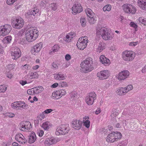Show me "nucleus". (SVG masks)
Here are the masks:
<instances>
[{
  "label": "nucleus",
  "instance_id": "48",
  "mask_svg": "<svg viewBox=\"0 0 146 146\" xmlns=\"http://www.w3.org/2000/svg\"><path fill=\"white\" fill-rule=\"evenodd\" d=\"M50 7L54 11H56L57 9L56 4L55 3H51L50 5Z\"/></svg>",
  "mask_w": 146,
  "mask_h": 146
},
{
  "label": "nucleus",
  "instance_id": "8",
  "mask_svg": "<svg viewBox=\"0 0 146 146\" xmlns=\"http://www.w3.org/2000/svg\"><path fill=\"white\" fill-rule=\"evenodd\" d=\"M96 95L94 92L88 93L85 98V101L88 105H92L94 100L96 99Z\"/></svg>",
  "mask_w": 146,
  "mask_h": 146
},
{
  "label": "nucleus",
  "instance_id": "45",
  "mask_svg": "<svg viewBox=\"0 0 146 146\" xmlns=\"http://www.w3.org/2000/svg\"><path fill=\"white\" fill-rule=\"evenodd\" d=\"M71 99L72 100H75L77 98V94L75 92H72L70 95Z\"/></svg>",
  "mask_w": 146,
  "mask_h": 146
},
{
  "label": "nucleus",
  "instance_id": "47",
  "mask_svg": "<svg viewBox=\"0 0 146 146\" xmlns=\"http://www.w3.org/2000/svg\"><path fill=\"white\" fill-rule=\"evenodd\" d=\"M7 87L4 85L0 86V93H4L7 90Z\"/></svg>",
  "mask_w": 146,
  "mask_h": 146
},
{
  "label": "nucleus",
  "instance_id": "26",
  "mask_svg": "<svg viewBox=\"0 0 146 146\" xmlns=\"http://www.w3.org/2000/svg\"><path fill=\"white\" fill-rule=\"evenodd\" d=\"M36 139V137L35 133L34 132H32L30 134L29 140V143H32L35 141Z\"/></svg>",
  "mask_w": 146,
  "mask_h": 146
},
{
  "label": "nucleus",
  "instance_id": "58",
  "mask_svg": "<svg viewBox=\"0 0 146 146\" xmlns=\"http://www.w3.org/2000/svg\"><path fill=\"white\" fill-rule=\"evenodd\" d=\"M39 136L42 137L44 134V131L42 130H40L37 132Z\"/></svg>",
  "mask_w": 146,
  "mask_h": 146
},
{
  "label": "nucleus",
  "instance_id": "52",
  "mask_svg": "<svg viewBox=\"0 0 146 146\" xmlns=\"http://www.w3.org/2000/svg\"><path fill=\"white\" fill-rule=\"evenodd\" d=\"M139 43V42L138 41L136 42H132L129 43V45L131 46H135Z\"/></svg>",
  "mask_w": 146,
  "mask_h": 146
},
{
  "label": "nucleus",
  "instance_id": "57",
  "mask_svg": "<svg viewBox=\"0 0 146 146\" xmlns=\"http://www.w3.org/2000/svg\"><path fill=\"white\" fill-rule=\"evenodd\" d=\"M52 111V110L51 109H48L44 111V112H43L42 113H43L44 114V113H45V114H48L49 113H50Z\"/></svg>",
  "mask_w": 146,
  "mask_h": 146
},
{
  "label": "nucleus",
  "instance_id": "31",
  "mask_svg": "<svg viewBox=\"0 0 146 146\" xmlns=\"http://www.w3.org/2000/svg\"><path fill=\"white\" fill-rule=\"evenodd\" d=\"M19 103L21 104V105H19V110H21L22 109H27L29 108V106L25 104L24 102L19 101Z\"/></svg>",
  "mask_w": 146,
  "mask_h": 146
},
{
  "label": "nucleus",
  "instance_id": "62",
  "mask_svg": "<svg viewBox=\"0 0 146 146\" xmlns=\"http://www.w3.org/2000/svg\"><path fill=\"white\" fill-rule=\"evenodd\" d=\"M20 83L21 84L22 86H24L27 83V81H21L20 82Z\"/></svg>",
  "mask_w": 146,
  "mask_h": 146
},
{
  "label": "nucleus",
  "instance_id": "12",
  "mask_svg": "<svg viewBox=\"0 0 146 146\" xmlns=\"http://www.w3.org/2000/svg\"><path fill=\"white\" fill-rule=\"evenodd\" d=\"M12 50L13 51L11 52L12 58L14 60H16L21 56V51L20 49L17 47L13 48Z\"/></svg>",
  "mask_w": 146,
  "mask_h": 146
},
{
  "label": "nucleus",
  "instance_id": "32",
  "mask_svg": "<svg viewBox=\"0 0 146 146\" xmlns=\"http://www.w3.org/2000/svg\"><path fill=\"white\" fill-rule=\"evenodd\" d=\"M85 11L88 17H91V16H94L95 15L94 13L90 8H86Z\"/></svg>",
  "mask_w": 146,
  "mask_h": 146
},
{
  "label": "nucleus",
  "instance_id": "15",
  "mask_svg": "<svg viewBox=\"0 0 146 146\" xmlns=\"http://www.w3.org/2000/svg\"><path fill=\"white\" fill-rule=\"evenodd\" d=\"M109 74V72L108 70H104L98 72L97 75L100 79L104 80L108 77Z\"/></svg>",
  "mask_w": 146,
  "mask_h": 146
},
{
  "label": "nucleus",
  "instance_id": "13",
  "mask_svg": "<svg viewBox=\"0 0 146 146\" xmlns=\"http://www.w3.org/2000/svg\"><path fill=\"white\" fill-rule=\"evenodd\" d=\"M42 43L40 42L34 45L31 49V53L34 55H37L42 48Z\"/></svg>",
  "mask_w": 146,
  "mask_h": 146
},
{
  "label": "nucleus",
  "instance_id": "4",
  "mask_svg": "<svg viewBox=\"0 0 146 146\" xmlns=\"http://www.w3.org/2000/svg\"><path fill=\"white\" fill-rule=\"evenodd\" d=\"M122 58L125 61L129 62L132 61L134 59L135 54L132 51L125 50L122 53Z\"/></svg>",
  "mask_w": 146,
  "mask_h": 146
},
{
  "label": "nucleus",
  "instance_id": "40",
  "mask_svg": "<svg viewBox=\"0 0 146 146\" xmlns=\"http://www.w3.org/2000/svg\"><path fill=\"white\" fill-rule=\"evenodd\" d=\"M88 21L90 24H94L96 21V18L95 16L89 17Z\"/></svg>",
  "mask_w": 146,
  "mask_h": 146
},
{
  "label": "nucleus",
  "instance_id": "55",
  "mask_svg": "<svg viewBox=\"0 0 146 146\" xmlns=\"http://www.w3.org/2000/svg\"><path fill=\"white\" fill-rule=\"evenodd\" d=\"M65 58L66 60L69 61L71 59V56L70 54H67L65 56Z\"/></svg>",
  "mask_w": 146,
  "mask_h": 146
},
{
  "label": "nucleus",
  "instance_id": "9",
  "mask_svg": "<svg viewBox=\"0 0 146 146\" xmlns=\"http://www.w3.org/2000/svg\"><path fill=\"white\" fill-rule=\"evenodd\" d=\"M13 27L16 29H20L23 27L24 25L23 20L21 18L13 20L11 22Z\"/></svg>",
  "mask_w": 146,
  "mask_h": 146
},
{
  "label": "nucleus",
  "instance_id": "41",
  "mask_svg": "<svg viewBox=\"0 0 146 146\" xmlns=\"http://www.w3.org/2000/svg\"><path fill=\"white\" fill-rule=\"evenodd\" d=\"M138 21L144 25H146V18L143 17H140L138 19Z\"/></svg>",
  "mask_w": 146,
  "mask_h": 146
},
{
  "label": "nucleus",
  "instance_id": "3",
  "mask_svg": "<svg viewBox=\"0 0 146 146\" xmlns=\"http://www.w3.org/2000/svg\"><path fill=\"white\" fill-rule=\"evenodd\" d=\"M121 137V133L119 132H113L110 133L106 138V140L108 142H113L117 141Z\"/></svg>",
  "mask_w": 146,
  "mask_h": 146
},
{
  "label": "nucleus",
  "instance_id": "11",
  "mask_svg": "<svg viewBox=\"0 0 146 146\" xmlns=\"http://www.w3.org/2000/svg\"><path fill=\"white\" fill-rule=\"evenodd\" d=\"M11 30V27L10 25L6 24L0 27V35L3 36L9 34Z\"/></svg>",
  "mask_w": 146,
  "mask_h": 146
},
{
  "label": "nucleus",
  "instance_id": "27",
  "mask_svg": "<svg viewBox=\"0 0 146 146\" xmlns=\"http://www.w3.org/2000/svg\"><path fill=\"white\" fill-rule=\"evenodd\" d=\"M89 117L85 116L83 118L82 122L84 125L87 128H88L90 126V121L88 120Z\"/></svg>",
  "mask_w": 146,
  "mask_h": 146
},
{
  "label": "nucleus",
  "instance_id": "56",
  "mask_svg": "<svg viewBox=\"0 0 146 146\" xmlns=\"http://www.w3.org/2000/svg\"><path fill=\"white\" fill-rule=\"evenodd\" d=\"M59 84L62 87H66L67 86V84L65 82H61Z\"/></svg>",
  "mask_w": 146,
  "mask_h": 146
},
{
  "label": "nucleus",
  "instance_id": "29",
  "mask_svg": "<svg viewBox=\"0 0 146 146\" xmlns=\"http://www.w3.org/2000/svg\"><path fill=\"white\" fill-rule=\"evenodd\" d=\"M54 79L57 80H63L65 79V77L64 74L59 73L54 75Z\"/></svg>",
  "mask_w": 146,
  "mask_h": 146
},
{
  "label": "nucleus",
  "instance_id": "42",
  "mask_svg": "<svg viewBox=\"0 0 146 146\" xmlns=\"http://www.w3.org/2000/svg\"><path fill=\"white\" fill-rule=\"evenodd\" d=\"M111 9V7L110 5L108 4L105 6L103 8V10L104 12L109 11Z\"/></svg>",
  "mask_w": 146,
  "mask_h": 146
},
{
  "label": "nucleus",
  "instance_id": "5",
  "mask_svg": "<svg viewBox=\"0 0 146 146\" xmlns=\"http://www.w3.org/2000/svg\"><path fill=\"white\" fill-rule=\"evenodd\" d=\"M69 131V128L68 124L61 125L57 127L55 134L57 135L60 134L64 135L68 133Z\"/></svg>",
  "mask_w": 146,
  "mask_h": 146
},
{
  "label": "nucleus",
  "instance_id": "44",
  "mask_svg": "<svg viewBox=\"0 0 146 146\" xmlns=\"http://www.w3.org/2000/svg\"><path fill=\"white\" fill-rule=\"evenodd\" d=\"M125 90V92L126 93L128 92L130 90H131L133 88V86L132 85H128L126 87L124 88Z\"/></svg>",
  "mask_w": 146,
  "mask_h": 146
},
{
  "label": "nucleus",
  "instance_id": "1",
  "mask_svg": "<svg viewBox=\"0 0 146 146\" xmlns=\"http://www.w3.org/2000/svg\"><path fill=\"white\" fill-rule=\"evenodd\" d=\"M96 32L97 35H101L103 39L106 40H111L114 37L113 34L104 27H98Z\"/></svg>",
  "mask_w": 146,
  "mask_h": 146
},
{
  "label": "nucleus",
  "instance_id": "37",
  "mask_svg": "<svg viewBox=\"0 0 146 146\" xmlns=\"http://www.w3.org/2000/svg\"><path fill=\"white\" fill-rule=\"evenodd\" d=\"M11 39L12 37L11 36H7L4 38L2 42L4 43H9L11 42Z\"/></svg>",
  "mask_w": 146,
  "mask_h": 146
},
{
  "label": "nucleus",
  "instance_id": "51",
  "mask_svg": "<svg viewBox=\"0 0 146 146\" xmlns=\"http://www.w3.org/2000/svg\"><path fill=\"white\" fill-rule=\"evenodd\" d=\"M58 92L60 94V95L61 97L64 95H65L66 94V92L65 90H58Z\"/></svg>",
  "mask_w": 146,
  "mask_h": 146
},
{
  "label": "nucleus",
  "instance_id": "16",
  "mask_svg": "<svg viewBox=\"0 0 146 146\" xmlns=\"http://www.w3.org/2000/svg\"><path fill=\"white\" fill-rule=\"evenodd\" d=\"M129 73L127 70H124L119 72L117 78L120 80H124L129 76Z\"/></svg>",
  "mask_w": 146,
  "mask_h": 146
},
{
  "label": "nucleus",
  "instance_id": "22",
  "mask_svg": "<svg viewBox=\"0 0 146 146\" xmlns=\"http://www.w3.org/2000/svg\"><path fill=\"white\" fill-rule=\"evenodd\" d=\"M100 61L103 64L106 66H108L110 63V60L106 58L104 55H101L100 57Z\"/></svg>",
  "mask_w": 146,
  "mask_h": 146
},
{
  "label": "nucleus",
  "instance_id": "17",
  "mask_svg": "<svg viewBox=\"0 0 146 146\" xmlns=\"http://www.w3.org/2000/svg\"><path fill=\"white\" fill-rule=\"evenodd\" d=\"M83 11L82 7L80 4H75L72 7V13L75 15Z\"/></svg>",
  "mask_w": 146,
  "mask_h": 146
},
{
  "label": "nucleus",
  "instance_id": "46",
  "mask_svg": "<svg viewBox=\"0 0 146 146\" xmlns=\"http://www.w3.org/2000/svg\"><path fill=\"white\" fill-rule=\"evenodd\" d=\"M32 73L30 72L25 77V79L26 80H29L33 79Z\"/></svg>",
  "mask_w": 146,
  "mask_h": 146
},
{
  "label": "nucleus",
  "instance_id": "60",
  "mask_svg": "<svg viewBox=\"0 0 146 146\" xmlns=\"http://www.w3.org/2000/svg\"><path fill=\"white\" fill-rule=\"evenodd\" d=\"M31 73L32 74V76L33 78H36L38 76V74L36 72H31Z\"/></svg>",
  "mask_w": 146,
  "mask_h": 146
},
{
  "label": "nucleus",
  "instance_id": "53",
  "mask_svg": "<svg viewBox=\"0 0 146 146\" xmlns=\"http://www.w3.org/2000/svg\"><path fill=\"white\" fill-rule=\"evenodd\" d=\"M130 26L134 28L135 29H136L137 27V25L134 22H131L130 24Z\"/></svg>",
  "mask_w": 146,
  "mask_h": 146
},
{
  "label": "nucleus",
  "instance_id": "39",
  "mask_svg": "<svg viewBox=\"0 0 146 146\" xmlns=\"http://www.w3.org/2000/svg\"><path fill=\"white\" fill-rule=\"evenodd\" d=\"M59 48V47L58 45H54L51 49L50 53L52 54L54 52L58 51Z\"/></svg>",
  "mask_w": 146,
  "mask_h": 146
},
{
  "label": "nucleus",
  "instance_id": "24",
  "mask_svg": "<svg viewBox=\"0 0 146 146\" xmlns=\"http://www.w3.org/2000/svg\"><path fill=\"white\" fill-rule=\"evenodd\" d=\"M139 6L143 10H146V0H138Z\"/></svg>",
  "mask_w": 146,
  "mask_h": 146
},
{
  "label": "nucleus",
  "instance_id": "43",
  "mask_svg": "<svg viewBox=\"0 0 146 146\" xmlns=\"http://www.w3.org/2000/svg\"><path fill=\"white\" fill-rule=\"evenodd\" d=\"M21 68L24 70H29L31 68V67L29 64H26L22 65Z\"/></svg>",
  "mask_w": 146,
  "mask_h": 146
},
{
  "label": "nucleus",
  "instance_id": "35",
  "mask_svg": "<svg viewBox=\"0 0 146 146\" xmlns=\"http://www.w3.org/2000/svg\"><path fill=\"white\" fill-rule=\"evenodd\" d=\"M125 88H124L121 87L117 88L116 92L118 95H121L126 93V92H125Z\"/></svg>",
  "mask_w": 146,
  "mask_h": 146
},
{
  "label": "nucleus",
  "instance_id": "33",
  "mask_svg": "<svg viewBox=\"0 0 146 146\" xmlns=\"http://www.w3.org/2000/svg\"><path fill=\"white\" fill-rule=\"evenodd\" d=\"M58 91H54L52 93V97L53 99H57L61 98Z\"/></svg>",
  "mask_w": 146,
  "mask_h": 146
},
{
  "label": "nucleus",
  "instance_id": "50",
  "mask_svg": "<svg viewBox=\"0 0 146 146\" xmlns=\"http://www.w3.org/2000/svg\"><path fill=\"white\" fill-rule=\"evenodd\" d=\"M27 93L28 94L30 95H33L35 94L34 93V90L33 88L28 90L27 91Z\"/></svg>",
  "mask_w": 146,
  "mask_h": 146
},
{
  "label": "nucleus",
  "instance_id": "21",
  "mask_svg": "<svg viewBox=\"0 0 146 146\" xmlns=\"http://www.w3.org/2000/svg\"><path fill=\"white\" fill-rule=\"evenodd\" d=\"M76 34L74 32H70L66 35V37L63 38V40L66 42H71L72 38L75 36Z\"/></svg>",
  "mask_w": 146,
  "mask_h": 146
},
{
  "label": "nucleus",
  "instance_id": "28",
  "mask_svg": "<svg viewBox=\"0 0 146 146\" xmlns=\"http://www.w3.org/2000/svg\"><path fill=\"white\" fill-rule=\"evenodd\" d=\"M44 117V115L43 113L40 114L38 115L34 121L35 124H38L40 121Z\"/></svg>",
  "mask_w": 146,
  "mask_h": 146
},
{
  "label": "nucleus",
  "instance_id": "38",
  "mask_svg": "<svg viewBox=\"0 0 146 146\" xmlns=\"http://www.w3.org/2000/svg\"><path fill=\"white\" fill-rule=\"evenodd\" d=\"M19 105H21L19 103V101L15 102L11 104V107L13 108L14 109L19 110Z\"/></svg>",
  "mask_w": 146,
  "mask_h": 146
},
{
  "label": "nucleus",
  "instance_id": "7",
  "mask_svg": "<svg viewBox=\"0 0 146 146\" xmlns=\"http://www.w3.org/2000/svg\"><path fill=\"white\" fill-rule=\"evenodd\" d=\"M122 7L124 12L126 13L133 14L136 11L135 7L130 4H124L122 6Z\"/></svg>",
  "mask_w": 146,
  "mask_h": 146
},
{
  "label": "nucleus",
  "instance_id": "64",
  "mask_svg": "<svg viewBox=\"0 0 146 146\" xmlns=\"http://www.w3.org/2000/svg\"><path fill=\"white\" fill-rule=\"evenodd\" d=\"M142 72L143 73H146V65L143 68Z\"/></svg>",
  "mask_w": 146,
  "mask_h": 146
},
{
  "label": "nucleus",
  "instance_id": "30",
  "mask_svg": "<svg viewBox=\"0 0 146 146\" xmlns=\"http://www.w3.org/2000/svg\"><path fill=\"white\" fill-rule=\"evenodd\" d=\"M51 126V124L49 122L46 121L43 123L41 126L44 130H48Z\"/></svg>",
  "mask_w": 146,
  "mask_h": 146
},
{
  "label": "nucleus",
  "instance_id": "20",
  "mask_svg": "<svg viewBox=\"0 0 146 146\" xmlns=\"http://www.w3.org/2000/svg\"><path fill=\"white\" fill-rule=\"evenodd\" d=\"M29 28L27 30L25 33V36L27 40L29 42H31L35 40L36 38L33 36L32 33L30 32Z\"/></svg>",
  "mask_w": 146,
  "mask_h": 146
},
{
  "label": "nucleus",
  "instance_id": "19",
  "mask_svg": "<svg viewBox=\"0 0 146 146\" xmlns=\"http://www.w3.org/2000/svg\"><path fill=\"white\" fill-rule=\"evenodd\" d=\"M15 138L16 141L22 144H24L26 142H27V139H25L23 135L21 133L17 134L15 136Z\"/></svg>",
  "mask_w": 146,
  "mask_h": 146
},
{
  "label": "nucleus",
  "instance_id": "18",
  "mask_svg": "<svg viewBox=\"0 0 146 146\" xmlns=\"http://www.w3.org/2000/svg\"><path fill=\"white\" fill-rule=\"evenodd\" d=\"M82 122L80 120L75 119L72 121V126L76 130H79L81 127Z\"/></svg>",
  "mask_w": 146,
  "mask_h": 146
},
{
  "label": "nucleus",
  "instance_id": "34",
  "mask_svg": "<svg viewBox=\"0 0 146 146\" xmlns=\"http://www.w3.org/2000/svg\"><path fill=\"white\" fill-rule=\"evenodd\" d=\"M57 140L56 139L54 138H50V139H46V142L47 143L48 142V145H51L52 144H54L57 142Z\"/></svg>",
  "mask_w": 146,
  "mask_h": 146
},
{
  "label": "nucleus",
  "instance_id": "49",
  "mask_svg": "<svg viewBox=\"0 0 146 146\" xmlns=\"http://www.w3.org/2000/svg\"><path fill=\"white\" fill-rule=\"evenodd\" d=\"M80 21L81 25L83 27H84L85 26L86 23V21L85 19L83 18H81Z\"/></svg>",
  "mask_w": 146,
  "mask_h": 146
},
{
  "label": "nucleus",
  "instance_id": "63",
  "mask_svg": "<svg viewBox=\"0 0 146 146\" xmlns=\"http://www.w3.org/2000/svg\"><path fill=\"white\" fill-rule=\"evenodd\" d=\"M101 111V109L100 108H98L96 110L95 114L98 115L100 112Z\"/></svg>",
  "mask_w": 146,
  "mask_h": 146
},
{
  "label": "nucleus",
  "instance_id": "54",
  "mask_svg": "<svg viewBox=\"0 0 146 146\" xmlns=\"http://www.w3.org/2000/svg\"><path fill=\"white\" fill-rule=\"evenodd\" d=\"M112 115L115 117L118 115V113L117 111L116 110L114 109L112 111Z\"/></svg>",
  "mask_w": 146,
  "mask_h": 146
},
{
  "label": "nucleus",
  "instance_id": "6",
  "mask_svg": "<svg viewBox=\"0 0 146 146\" xmlns=\"http://www.w3.org/2000/svg\"><path fill=\"white\" fill-rule=\"evenodd\" d=\"M88 41V37L86 36L80 37L77 43V47L80 50H84L86 47Z\"/></svg>",
  "mask_w": 146,
  "mask_h": 146
},
{
  "label": "nucleus",
  "instance_id": "2",
  "mask_svg": "<svg viewBox=\"0 0 146 146\" xmlns=\"http://www.w3.org/2000/svg\"><path fill=\"white\" fill-rule=\"evenodd\" d=\"M93 64V60L91 58H86L81 63V71L82 72L87 73L92 71L93 69L92 66Z\"/></svg>",
  "mask_w": 146,
  "mask_h": 146
},
{
  "label": "nucleus",
  "instance_id": "25",
  "mask_svg": "<svg viewBox=\"0 0 146 146\" xmlns=\"http://www.w3.org/2000/svg\"><path fill=\"white\" fill-rule=\"evenodd\" d=\"M106 45L104 42H100L97 49V51L99 52H101L105 49Z\"/></svg>",
  "mask_w": 146,
  "mask_h": 146
},
{
  "label": "nucleus",
  "instance_id": "59",
  "mask_svg": "<svg viewBox=\"0 0 146 146\" xmlns=\"http://www.w3.org/2000/svg\"><path fill=\"white\" fill-rule=\"evenodd\" d=\"M52 66L54 69H57L58 68V66L57 64L54 62H53L52 63Z\"/></svg>",
  "mask_w": 146,
  "mask_h": 146
},
{
  "label": "nucleus",
  "instance_id": "61",
  "mask_svg": "<svg viewBox=\"0 0 146 146\" xmlns=\"http://www.w3.org/2000/svg\"><path fill=\"white\" fill-rule=\"evenodd\" d=\"M6 76L8 78L11 79L12 77V75L11 72H8L6 74Z\"/></svg>",
  "mask_w": 146,
  "mask_h": 146
},
{
  "label": "nucleus",
  "instance_id": "23",
  "mask_svg": "<svg viewBox=\"0 0 146 146\" xmlns=\"http://www.w3.org/2000/svg\"><path fill=\"white\" fill-rule=\"evenodd\" d=\"M29 29L30 31V33L31 32L33 36H34L37 38L38 35V31L37 30L36 27H32L29 28Z\"/></svg>",
  "mask_w": 146,
  "mask_h": 146
},
{
  "label": "nucleus",
  "instance_id": "36",
  "mask_svg": "<svg viewBox=\"0 0 146 146\" xmlns=\"http://www.w3.org/2000/svg\"><path fill=\"white\" fill-rule=\"evenodd\" d=\"M34 90V93L35 94H37L41 92L43 90L42 86H37L33 88Z\"/></svg>",
  "mask_w": 146,
  "mask_h": 146
},
{
  "label": "nucleus",
  "instance_id": "14",
  "mask_svg": "<svg viewBox=\"0 0 146 146\" xmlns=\"http://www.w3.org/2000/svg\"><path fill=\"white\" fill-rule=\"evenodd\" d=\"M41 13V11L37 7L33 8L31 11L28 12L25 15L26 17L30 15H33V16H40Z\"/></svg>",
  "mask_w": 146,
  "mask_h": 146
},
{
  "label": "nucleus",
  "instance_id": "10",
  "mask_svg": "<svg viewBox=\"0 0 146 146\" xmlns=\"http://www.w3.org/2000/svg\"><path fill=\"white\" fill-rule=\"evenodd\" d=\"M19 129L21 131H28L32 128L31 124L28 121H24L21 122L19 125Z\"/></svg>",
  "mask_w": 146,
  "mask_h": 146
}]
</instances>
